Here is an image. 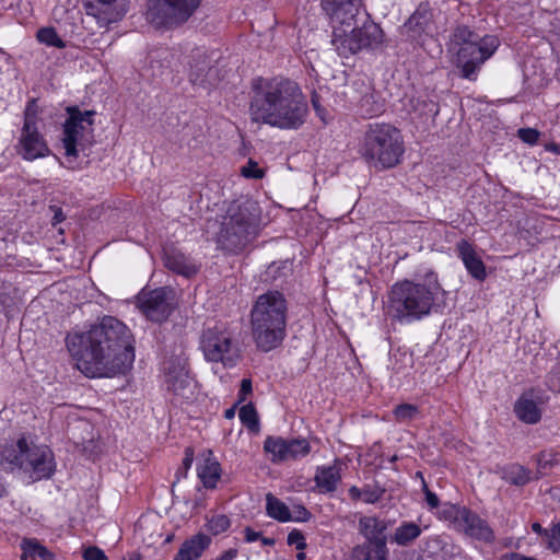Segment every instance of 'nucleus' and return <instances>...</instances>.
<instances>
[{
	"instance_id": "f257e3e1",
	"label": "nucleus",
	"mask_w": 560,
	"mask_h": 560,
	"mask_svg": "<svg viewBox=\"0 0 560 560\" xmlns=\"http://www.w3.org/2000/svg\"><path fill=\"white\" fill-rule=\"evenodd\" d=\"M66 346L77 368L89 377H113L135 361V338L120 319L105 315L85 331L67 335Z\"/></svg>"
},
{
	"instance_id": "f03ea898",
	"label": "nucleus",
	"mask_w": 560,
	"mask_h": 560,
	"mask_svg": "<svg viewBox=\"0 0 560 560\" xmlns=\"http://www.w3.org/2000/svg\"><path fill=\"white\" fill-rule=\"evenodd\" d=\"M307 113V103L295 82L261 78L254 81L249 102L252 121L282 130H295L305 122Z\"/></svg>"
},
{
	"instance_id": "7ed1b4c3",
	"label": "nucleus",
	"mask_w": 560,
	"mask_h": 560,
	"mask_svg": "<svg viewBox=\"0 0 560 560\" xmlns=\"http://www.w3.org/2000/svg\"><path fill=\"white\" fill-rule=\"evenodd\" d=\"M323 9L330 18L331 44L340 57L383 46L385 34L366 12H361L360 0H323Z\"/></svg>"
},
{
	"instance_id": "20e7f679",
	"label": "nucleus",
	"mask_w": 560,
	"mask_h": 560,
	"mask_svg": "<svg viewBox=\"0 0 560 560\" xmlns=\"http://www.w3.org/2000/svg\"><path fill=\"white\" fill-rule=\"evenodd\" d=\"M438 273L428 269L416 280L394 283L387 293L384 314L392 322L407 325L430 315L438 301L445 295Z\"/></svg>"
},
{
	"instance_id": "39448f33",
	"label": "nucleus",
	"mask_w": 560,
	"mask_h": 560,
	"mask_svg": "<svg viewBox=\"0 0 560 560\" xmlns=\"http://www.w3.org/2000/svg\"><path fill=\"white\" fill-rule=\"evenodd\" d=\"M288 303L283 293L260 294L250 310L252 338L264 352L278 348L287 336Z\"/></svg>"
},
{
	"instance_id": "423d86ee",
	"label": "nucleus",
	"mask_w": 560,
	"mask_h": 560,
	"mask_svg": "<svg viewBox=\"0 0 560 560\" xmlns=\"http://www.w3.org/2000/svg\"><path fill=\"white\" fill-rule=\"evenodd\" d=\"M259 221L260 209L255 201L231 202L217 233L218 246L228 253L241 252L256 235Z\"/></svg>"
},
{
	"instance_id": "0eeeda50",
	"label": "nucleus",
	"mask_w": 560,
	"mask_h": 560,
	"mask_svg": "<svg viewBox=\"0 0 560 560\" xmlns=\"http://www.w3.org/2000/svg\"><path fill=\"white\" fill-rule=\"evenodd\" d=\"M405 152L399 129L389 124H370L360 143L359 153L376 170L396 166Z\"/></svg>"
},
{
	"instance_id": "6e6552de",
	"label": "nucleus",
	"mask_w": 560,
	"mask_h": 560,
	"mask_svg": "<svg viewBox=\"0 0 560 560\" xmlns=\"http://www.w3.org/2000/svg\"><path fill=\"white\" fill-rule=\"evenodd\" d=\"M452 43L459 46L456 65L460 75L469 81H476L481 66L490 59L500 46V39L495 35L479 37L465 25L455 27L452 34Z\"/></svg>"
},
{
	"instance_id": "1a4fd4ad",
	"label": "nucleus",
	"mask_w": 560,
	"mask_h": 560,
	"mask_svg": "<svg viewBox=\"0 0 560 560\" xmlns=\"http://www.w3.org/2000/svg\"><path fill=\"white\" fill-rule=\"evenodd\" d=\"M201 0H149L147 20L154 27H175L187 22Z\"/></svg>"
},
{
	"instance_id": "9d476101",
	"label": "nucleus",
	"mask_w": 560,
	"mask_h": 560,
	"mask_svg": "<svg viewBox=\"0 0 560 560\" xmlns=\"http://www.w3.org/2000/svg\"><path fill=\"white\" fill-rule=\"evenodd\" d=\"M200 349L207 361L233 368L241 358L237 342L228 330L208 328L202 332Z\"/></svg>"
},
{
	"instance_id": "9b49d317",
	"label": "nucleus",
	"mask_w": 560,
	"mask_h": 560,
	"mask_svg": "<svg viewBox=\"0 0 560 560\" xmlns=\"http://www.w3.org/2000/svg\"><path fill=\"white\" fill-rule=\"evenodd\" d=\"M164 386L175 405L190 404L197 396V383L189 375L186 362L180 358L170 359L163 364Z\"/></svg>"
},
{
	"instance_id": "f8f14e48",
	"label": "nucleus",
	"mask_w": 560,
	"mask_h": 560,
	"mask_svg": "<svg viewBox=\"0 0 560 560\" xmlns=\"http://www.w3.org/2000/svg\"><path fill=\"white\" fill-rule=\"evenodd\" d=\"M38 106L35 98L27 102L24 110V122L19 139L18 152L24 160L34 161L45 158L50 150L37 129Z\"/></svg>"
},
{
	"instance_id": "ddd939ff",
	"label": "nucleus",
	"mask_w": 560,
	"mask_h": 560,
	"mask_svg": "<svg viewBox=\"0 0 560 560\" xmlns=\"http://www.w3.org/2000/svg\"><path fill=\"white\" fill-rule=\"evenodd\" d=\"M69 118L63 126V147L66 155L77 156L78 145H83L92 135L93 110L81 112L77 107H68Z\"/></svg>"
},
{
	"instance_id": "4468645a",
	"label": "nucleus",
	"mask_w": 560,
	"mask_h": 560,
	"mask_svg": "<svg viewBox=\"0 0 560 560\" xmlns=\"http://www.w3.org/2000/svg\"><path fill=\"white\" fill-rule=\"evenodd\" d=\"M138 306L150 320L162 323L173 311L174 292L167 288L142 290L138 294Z\"/></svg>"
},
{
	"instance_id": "2eb2a0df",
	"label": "nucleus",
	"mask_w": 560,
	"mask_h": 560,
	"mask_svg": "<svg viewBox=\"0 0 560 560\" xmlns=\"http://www.w3.org/2000/svg\"><path fill=\"white\" fill-rule=\"evenodd\" d=\"M435 32L433 12L428 3H421L400 27V35L412 43L422 45Z\"/></svg>"
},
{
	"instance_id": "dca6fc26",
	"label": "nucleus",
	"mask_w": 560,
	"mask_h": 560,
	"mask_svg": "<svg viewBox=\"0 0 560 560\" xmlns=\"http://www.w3.org/2000/svg\"><path fill=\"white\" fill-rule=\"evenodd\" d=\"M264 450L273 463L287 462L305 457L311 452V445L305 439L285 440L280 436H268Z\"/></svg>"
},
{
	"instance_id": "f3484780",
	"label": "nucleus",
	"mask_w": 560,
	"mask_h": 560,
	"mask_svg": "<svg viewBox=\"0 0 560 560\" xmlns=\"http://www.w3.org/2000/svg\"><path fill=\"white\" fill-rule=\"evenodd\" d=\"M23 470L31 472L36 480L49 478L55 471V460L47 446L30 445Z\"/></svg>"
},
{
	"instance_id": "a211bd4d",
	"label": "nucleus",
	"mask_w": 560,
	"mask_h": 560,
	"mask_svg": "<svg viewBox=\"0 0 560 560\" xmlns=\"http://www.w3.org/2000/svg\"><path fill=\"white\" fill-rule=\"evenodd\" d=\"M85 9L101 26L117 22L125 14L121 0H86Z\"/></svg>"
},
{
	"instance_id": "6ab92c4d",
	"label": "nucleus",
	"mask_w": 560,
	"mask_h": 560,
	"mask_svg": "<svg viewBox=\"0 0 560 560\" xmlns=\"http://www.w3.org/2000/svg\"><path fill=\"white\" fill-rule=\"evenodd\" d=\"M164 266L172 272L191 278L199 272L200 265L177 248H167L163 256Z\"/></svg>"
},
{
	"instance_id": "aec40b11",
	"label": "nucleus",
	"mask_w": 560,
	"mask_h": 560,
	"mask_svg": "<svg viewBox=\"0 0 560 560\" xmlns=\"http://www.w3.org/2000/svg\"><path fill=\"white\" fill-rule=\"evenodd\" d=\"M456 252L468 273L476 280L483 281L487 277L486 266L474 246L468 241L460 240L456 244Z\"/></svg>"
},
{
	"instance_id": "412c9836",
	"label": "nucleus",
	"mask_w": 560,
	"mask_h": 560,
	"mask_svg": "<svg viewBox=\"0 0 560 560\" xmlns=\"http://www.w3.org/2000/svg\"><path fill=\"white\" fill-rule=\"evenodd\" d=\"M459 532L486 544H491L495 539L494 532L489 526L488 522L472 511H469Z\"/></svg>"
},
{
	"instance_id": "4be33fe9",
	"label": "nucleus",
	"mask_w": 560,
	"mask_h": 560,
	"mask_svg": "<svg viewBox=\"0 0 560 560\" xmlns=\"http://www.w3.org/2000/svg\"><path fill=\"white\" fill-rule=\"evenodd\" d=\"M210 545L211 538L203 533H198L180 545L173 560H197Z\"/></svg>"
},
{
	"instance_id": "5701e85b",
	"label": "nucleus",
	"mask_w": 560,
	"mask_h": 560,
	"mask_svg": "<svg viewBox=\"0 0 560 560\" xmlns=\"http://www.w3.org/2000/svg\"><path fill=\"white\" fill-rule=\"evenodd\" d=\"M388 555L386 539L364 541L352 550L353 560H388Z\"/></svg>"
},
{
	"instance_id": "b1692460",
	"label": "nucleus",
	"mask_w": 560,
	"mask_h": 560,
	"mask_svg": "<svg viewBox=\"0 0 560 560\" xmlns=\"http://www.w3.org/2000/svg\"><path fill=\"white\" fill-rule=\"evenodd\" d=\"M514 412L521 421L528 424H535L541 418V410L533 398L532 392L521 395L514 405Z\"/></svg>"
},
{
	"instance_id": "393cba45",
	"label": "nucleus",
	"mask_w": 560,
	"mask_h": 560,
	"mask_svg": "<svg viewBox=\"0 0 560 560\" xmlns=\"http://www.w3.org/2000/svg\"><path fill=\"white\" fill-rule=\"evenodd\" d=\"M359 533L364 537V541H376L377 539H386L384 535L387 529L385 521L375 516H363L359 520Z\"/></svg>"
},
{
	"instance_id": "a878e982",
	"label": "nucleus",
	"mask_w": 560,
	"mask_h": 560,
	"mask_svg": "<svg viewBox=\"0 0 560 560\" xmlns=\"http://www.w3.org/2000/svg\"><path fill=\"white\" fill-rule=\"evenodd\" d=\"M28 446L24 438L20 439L15 444L5 446L1 452L2 462L7 463L10 469H23Z\"/></svg>"
},
{
	"instance_id": "bb28decb",
	"label": "nucleus",
	"mask_w": 560,
	"mask_h": 560,
	"mask_svg": "<svg viewBox=\"0 0 560 560\" xmlns=\"http://www.w3.org/2000/svg\"><path fill=\"white\" fill-rule=\"evenodd\" d=\"M314 480L320 492H334L341 480L339 468L336 466L317 467Z\"/></svg>"
},
{
	"instance_id": "cd10ccee",
	"label": "nucleus",
	"mask_w": 560,
	"mask_h": 560,
	"mask_svg": "<svg viewBox=\"0 0 560 560\" xmlns=\"http://www.w3.org/2000/svg\"><path fill=\"white\" fill-rule=\"evenodd\" d=\"M197 474L206 488L213 489L221 477L220 464L215 459L207 457L198 465Z\"/></svg>"
},
{
	"instance_id": "c85d7f7f",
	"label": "nucleus",
	"mask_w": 560,
	"mask_h": 560,
	"mask_svg": "<svg viewBox=\"0 0 560 560\" xmlns=\"http://www.w3.org/2000/svg\"><path fill=\"white\" fill-rule=\"evenodd\" d=\"M422 530L420 526L413 522H402L394 532L392 536V542L398 546H409L420 535Z\"/></svg>"
},
{
	"instance_id": "c756f323",
	"label": "nucleus",
	"mask_w": 560,
	"mask_h": 560,
	"mask_svg": "<svg viewBox=\"0 0 560 560\" xmlns=\"http://www.w3.org/2000/svg\"><path fill=\"white\" fill-rule=\"evenodd\" d=\"M266 514L281 523L292 521L289 506L272 493L266 494Z\"/></svg>"
},
{
	"instance_id": "7c9ffc66",
	"label": "nucleus",
	"mask_w": 560,
	"mask_h": 560,
	"mask_svg": "<svg viewBox=\"0 0 560 560\" xmlns=\"http://www.w3.org/2000/svg\"><path fill=\"white\" fill-rule=\"evenodd\" d=\"M469 509L458 504L445 503L440 512L444 521L450 522L453 527L460 530L464 520L468 516Z\"/></svg>"
},
{
	"instance_id": "2f4dec72",
	"label": "nucleus",
	"mask_w": 560,
	"mask_h": 560,
	"mask_svg": "<svg viewBox=\"0 0 560 560\" xmlns=\"http://www.w3.org/2000/svg\"><path fill=\"white\" fill-rule=\"evenodd\" d=\"M530 470L525 467L513 464L502 470V478L514 486H524L530 480Z\"/></svg>"
},
{
	"instance_id": "473e14b6",
	"label": "nucleus",
	"mask_w": 560,
	"mask_h": 560,
	"mask_svg": "<svg viewBox=\"0 0 560 560\" xmlns=\"http://www.w3.org/2000/svg\"><path fill=\"white\" fill-rule=\"evenodd\" d=\"M231 526V520L222 513H213L207 517L206 528L209 533L217 536L226 532Z\"/></svg>"
},
{
	"instance_id": "72a5a7b5",
	"label": "nucleus",
	"mask_w": 560,
	"mask_h": 560,
	"mask_svg": "<svg viewBox=\"0 0 560 560\" xmlns=\"http://www.w3.org/2000/svg\"><path fill=\"white\" fill-rule=\"evenodd\" d=\"M36 38L39 43L55 48H65L66 43L59 37L54 27H42L37 31Z\"/></svg>"
},
{
	"instance_id": "f704fd0d",
	"label": "nucleus",
	"mask_w": 560,
	"mask_h": 560,
	"mask_svg": "<svg viewBox=\"0 0 560 560\" xmlns=\"http://www.w3.org/2000/svg\"><path fill=\"white\" fill-rule=\"evenodd\" d=\"M241 422L250 431H259V420L256 408L253 404L244 405L238 412Z\"/></svg>"
},
{
	"instance_id": "c9c22d12",
	"label": "nucleus",
	"mask_w": 560,
	"mask_h": 560,
	"mask_svg": "<svg viewBox=\"0 0 560 560\" xmlns=\"http://www.w3.org/2000/svg\"><path fill=\"white\" fill-rule=\"evenodd\" d=\"M419 413V408L412 404H400L393 410L394 418L399 423H409L417 418Z\"/></svg>"
},
{
	"instance_id": "e433bc0d",
	"label": "nucleus",
	"mask_w": 560,
	"mask_h": 560,
	"mask_svg": "<svg viewBox=\"0 0 560 560\" xmlns=\"http://www.w3.org/2000/svg\"><path fill=\"white\" fill-rule=\"evenodd\" d=\"M211 68L209 62L203 59L201 62L190 66L189 72V81L194 85H202L207 82L208 74L210 73Z\"/></svg>"
},
{
	"instance_id": "4c0bfd02",
	"label": "nucleus",
	"mask_w": 560,
	"mask_h": 560,
	"mask_svg": "<svg viewBox=\"0 0 560 560\" xmlns=\"http://www.w3.org/2000/svg\"><path fill=\"white\" fill-rule=\"evenodd\" d=\"M546 547L553 553L560 552V521L548 528Z\"/></svg>"
},
{
	"instance_id": "58836bf2",
	"label": "nucleus",
	"mask_w": 560,
	"mask_h": 560,
	"mask_svg": "<svg viewBox=\"0 0 560 560\" xmlns=\"http://www.w3.org/2000/svg\"><path fill=\"white\" fill-rule=\"evenodd\" d=\"M241 174L245 178L260 179L265 176V171L258 166L257 162L249 159L246 165L242 166Z\"/></svg>"
},
{
	"instance_id": "ea45409f",
	"label": "nucleus",
	"mask_w": 560,
	"mask_h": 560,
	"mask_svg": "<svg viewBox=\"0 0 560 560\" xmlns=\"http://www.w3.org/2000/svg\"><path fill=\"white\" fill-rule=\"evenodd\" d=\"M547 386L550 390L560 393V360L551 369L547 378Z\"/></svg>"
},
{
	"instance_id": "a19ab883",
	"label": "nucleus",
	"mask_w": 560,
	"mask_h": 560,
	"mask_svg": "<svg viewBox=\"0 0 560 560\" xmlns=\"http://www.w3.org/2000/svg\"><path fill=\"white\" fill-rule=\"evenodd\" d=\"M287 542L289 546H294L298 550H304L306 548V539L299 529H293L288 534Z\"/></svg>"
},
{
	"instance_id": "79ce46f5",
	"label": "nucleus",
	"mask_w": 560,
	"mask_h": 560,
	"mask_svg": "<svg viewBox=\"0 0 560 560\" xmlns=\"http://www.w3.org/2000/svg\"><path fill=\"white\" fill-rule=\"evenodd\" d=\"M384 494V490L377 487H364L362 492V501L364 503L373 504L377 502L382 495Z\"/></svg>"
},
{
	"instance_id": "37998d69",
	"label": "nucleus",
	"mask_w": 560,
	"mask_h": 560,
	"mask_svg": "<svg viewBox=\"0 0 560 560\" xmlns=\"http://www.w3.org/2000/svg\"><path fill=\"white\" fill-rule=\"evenodd\" d=\"M518 138L530 145L536 144L539 139V131L534 128H521L517 131Z\"/></svg>"
},
{
	"instance_id": "c03bdc74",
	"label": "nucleus",
	"mask_w": 560,
	"mask_h": 560,
	"mask_svg": "<svg viewBox=\"0 0 560 560\" xmlns=\"http://www.w3.org/2000/svg\"><path fill=\"white\" fill-rule=\"evenodd\" d=\"M23 553L28 555L31 557L36 556V553H40V551H46V548L39 545L34 539H25L22 542Z\"/></svg>"
},
{
	"instance_id": "a18cd8bd",
	"label": "nucleus",
	"mask_w": 560,
	"mask_h": 560,
	"mask_svg": "<svg viewBox=\"0 0 560 560\" xmlns=\"http://www.w3.org/2000/svg\"><path fill=\"white\" fill-rule=\"evenodd\" d=\"M311 516L312 514L303 505H296L291 512V522H307Z\"/></svg>"
},
{
	"instance_id": "49530a36",
	"label": "nucleus",
	"mask_w": 560,
	"mask_h": 560,
	"mask_svg": "<svg viewBox=\"0 0 560 560\" xmlns=\"http://www.w3.org/2000/svg\"><path fill=\"white\" fill-rule=\"evenodd\" d=\"M84 560H108L104 551L97 547H89L83 551Z\"/></svg>"
},
{
	"instance_id": "de8ad7c7",
	"label": "nucleus",
	"mask_w": 560,
	"mask_h": 560,
	"mask_svg": "<svg viewBox=\"0 0 560 560\" xmlns=\"http://www.w3.org/2000/svg\"><path fill=\"white\" fill-rule=\"evenodd\" d=\"M422 485H423V491L425 494V501H427L428 506L431 510L438 508L439 502H440L438 495L428 488L424 480H423Z\"/></svg>"
},
{
	"instance_id": "09e8293b",
	"label": "nucleus",
	"mask_w": 560,
	"mask_h": 560,
	"mask_svg": "<svg viewBox=\"0 0 560 560\" xmlns=\"http://www.w3.org/2000/svg\"><path fill=\"white\" fill-rule=\"evenodd\" d=\"M499 560H539L532 556H525L520 552H506L500 557Z\"/></svg>"
},
{
	"instance_id": "8fccbe9b",
	"label": "nucleus",
	"mask_w": 560,
	"mask_h": 560,
	"mask_svg": "<svg viewBox=\"0 0 560 560\" xmlns=\"http://www.w3.org/2000/svg\"><path fill=\"white\" fill-rule=\"evenodd\" d=\"M261 538V532L254 530L252 527L247 526L244 529V539L246 542H255Z\"/></svg>"
},
{
	"instance_id": "3c124183",
	"label": "nucleus",
	"mask_w": 560,
	"mask_h": 560,
	"mask_svg": "<svg viewBox=\"0 0 560 560\" xmlns=\"http://www.w3.org/2000/svg\"><path fill=\"white\" fill-rule=\"evenodd\" d=\"M252 381L249 378H243L240 388V401H244L246 396L252 393Z\"/></svg>"
},
{
	"instance_id": "603ef678",
	"label": "nucleus",
	"mask_w": 560,
	"mask_h": 560,
	"mask_svg": "<svg viewBox=\"0 0 560 560\" xmlns=\"http://www.w3.org/2000/svg\"><path fill=\"white\" fill-rule=\"evenodd\" d=\"M50 210L54 212V217L51 220L52 225H57L66 219V215L63 214V211L61 208L51 206Z\"/></svg>"
},
{
	"instance_id": "864d4df0",
	"label": "nucleus",
	"mask_w": 560,
	"mask_h": 560,
	"mask_svg": "<svg viewBox=\"0 0 560 560\" xmlns=\"http://www.w3.org/2000/svg\"><path fill=\"white\" fill-rule=\"evenodd\" d=\"M237 553H238L237 549L230 548V549L223 551L222 553H220L218 557H215L212 560H234L237 557Z\"/></svg>"
},
{
	"instance_id": "5fc2aeb1",
	"label": "nucleus",
	"mask_w": 560,
	"mask_h": 560,
	"mask_svg": "<svg viewBox=\"0 0 560 560\" xmlns=\"http://www.w3.org/2000/svg\"><path fill=\"white\" fill-rule=\"evenodd\" d=\"M532 529L534 533L544 536L546 539L548 537V528H544L539 523L535 522L532 524Z\"/></svg>"
},
{
	"instance_id": "6e6d98bb",
	"label": "nucleus",
	"mask_w": 560,
	"mask_h": 560,
	"mask_svg": "<svg viewBox=\"0 0 560 560\" xmlns=\"http://www.w3.org/2000/svg\"><path fill=\"white\" fill-rule=\"evenodd\" d=\"M362 492H363V489H360L355 486H353L349 489V495L353 500H362Z\"/></svg>"
},
{
	"instance_id": "4d7b16f0",
	"label": "nucleus",
	"mask_w": 560,
	"mask_h": 560,
	"mask_svg": "<svg viewBox=\"0 0 560 560\" xmlns=\"http://www.w3.org/2000/svg\"><path fill=\"white\" fill-rule=\"evenodd\" d=\"M261 541V545L262 546H273L275 545V539L273 538H270V537H262L259 539Z\"/></svg>"
},
{
	"instance_id": "13d9d810",
	"label": "nucleus",
	"mask_w": 560,
	"mask_h": 560,
	"mask_svg": "<svg viewBox=\"0 0 560 560\" xmlns=\"http://www.w3.org/2000/svg\"><path fill=\"white\" fill-rule=\"evenodd\" d=\"M233 417H234V409H233V408L228 409V410L225 411V418L231 419V418H233Z\"/></svg>"
},
{
	"instance_id": "bf43d9fd",
	"label": "nucleus",
	"mask_w": 560,
	"mask_h": 560,
	"mask_svg": "<svg viewBox=\"0 0 560 560\" xmlns=\"http://www.w3.org/2000/svg\"><path fill=\"white\" fill-rule=\"evenodd\" d=\"M300 552L296 555L298 560H305L306 555L303 550H299Z\"/></svg>"
},
{
	"instance_id": "052dcab7",
	"label": "nucleus",
	"mask_w": 560,
	"mask_h": 560,
	"mask_svg": "<svg viewBox=\"0 0 560 560\" xmlns=\"http://www.w3.org/2000/svg\"><path fill=\"white\" fill-rule=\"evenodd\" d=\"M191 462H192V459L190 457L186 456L185 459H184L185 467L189 468L190 465H191Z\"/></svg>"
},
{
	"instance_id": "680f3d73",
	"label": "nucleus",
	"mask_w": 560,
	"mask_h": 560,
	"mask_svg": "<svg viewBox=\"0 0 560 560\" xmlns=\"http://www.w3.org/2000/svg\"><path fill=\"white\" fill-rule=\"evenodd\" d=\"M312 103H313L314 109L318 110L319 104H318L317 97L315 95L312 97Z\"/></svg>"
},
{
	"instance_id": "e2e57ef3",
	"label": "nucleus",
	"mask_w": 560,
	"mask_h": 560,
	"mask_svg": "<svg viewBox=\"0 0 560 560\" xmlns=\"http://www.w3.org/2000/svg\"><path fill=\"white\" fill-rule=\"evenodd\" d=\"M21 560H35V558H34V557H31V556H28V555H24V553H23V555L21 556Z\"/></svg>"
},
{
	"instance_id": "0e129e2a",
	"label": "nucleus",
	"mask_w": 560,
	"mask_h": 560,
	"mask_svg": "<svg viewBox=\"0 0 560 560\" xmlns=\"http://www.w3.org/2000/svg\"><path fill=\"white\" fill-rule=\"evenodd\" d=\"M316 113L324 120V116H323L324 109L320 106H318V110H316Z\"/></svg>"
},
{
	"instance_id": "69168bd1",
	"label": "nucleus",
	"mask_w": 560,
	"mask_h": 560,
	"mask_svg": "<svg viewBox=\"0 0 560 560\" xmlns=\"http://www.w3.org/2000/svg\"><path fill=\"white\" fill-rule=\"evenodd\" d=\"M548 150L550 151H555L557 152L558 151V145L557 144H551L550 147L547 148Z\"/></svg>"
},
{
	"instance_id": "338daca9",
	"label": "nucleus",
	"mask_w": 560,
	"mask_h": 560,
	"mask_svg": "<svg viewBox=\"0 0 560 560\" xmlns=\"http://www.w3.org/2000/svg\"><path fill=\"white\" fill-rule=\"evenodd\" d=\"M4 492H5V489H4L3 485L0 483V498L3 497Z\"/></svg>"
},
{
	"instance_id": "774afa93",
	"label": "nucleus",
	"mask_w": 560,
	"mask_h": 560,
	"mask_svg": "<svg viewBox=\"0 0 560 560\" xmlns=\"http://www.w3.org/2000/svg\"><path fill=\"white\" fill-rule=\"evenodd\" d=\"M129 560H141L139 556H133Z\"/></svg>"
}]
</instances>
